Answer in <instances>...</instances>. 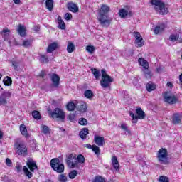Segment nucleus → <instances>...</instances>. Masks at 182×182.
Returning a JSON list of instances; mask_svg holds the SVG:
<instances>
[{
    "instance_id": "57",
    "label": "nucleus",
    "mask_w": 182,
    "mask_h": 182,
    "mask_svg": "<svg viewBox=\"0 0 182 182\" xmlns=\"http://www.w3.org/2000/svg\"><path fill=\"white\" fill-rule=\"evenodd\" d=\"M12 66L14 68L15 70H16V69H18V62L16 61H12Z\"/></svg>"
},
{
    "instance_id": "28",
    "label": "nucleus",
    "mask_w": 182,
    "mask_h": 182,
    "mask_svg": "<svg viewBox=\"0 0 182 182\" xmlns=\"http://www.w3.org/2000/svg\"><path fill=\"white\" fill-rule=\"evenodd\" d=\"M58 28L60 29H66V25L65 24V21L62 20V17L59 16L58 17Z\"/></svg>"
},
{
    "instance_id": "17",
    "label": "nucleus",
    "mask_w": 182,
    "mask_h": 182,
    "mask_svg": "<svg viewBox=\"0 0 182 182\" xmlns=\"http://www.w3.org/2000/svg\"><path fill=\"white\" fill-rule=\"evenodd\" d=\"M169 40L171 42H177L178 41V43H182V38H180V34H171L169 36Z\"/></svg>"
},
{
    "instance_id": "44",
    "label": "nucleus",
    "mask_w": 182,
    "mask_h": 182,
    "mask_svg": "<svg viewBox=\"0 0 182 182\" xmlns=\"http://www.w3.org/2000/svg\"><path fill=\"white\" fill-rule=\"evenodd\" d=\"M32 116L34 119H36V120H39L41 117V114L38 111H33Z\"/></svg>"
},
{
    "instance_id": "9",
    "label": "nucleus",
    "mask_w": 182,
    "mask_h": 182,
    "mask_svg": "<svg viewBox=\"0 0 182 182\" xmlns=\"http://www.w3.org/2000/svg\"><path fill=\"white\" fill-rule=\"evenodd\" d=\"M12 96L9 91H5L0 96V106H5L8 104V99Z\"/></svg>"
},
{
    "instance_id": "64",
    "label": "nucleus",
    "mask_w": 182,
    "mask_h": 182,
    "mask_svg": "<svg viewBox=\"0 0 182 182\" xmlns=\"http://www.w3.org/2000/svg\"><path fill=\"white\" fill-rule=\"evenodd\" d=\"M14 4H16V5H19V4H21V0H13Z\"/></svg>"
},
{
    "instance_id": "2",
    "label": "nucleus",
    "mask_w": 182,
    "mask_h": 182,
    "mask_svg": "<svg viewBox=\"0 0 182 182\" xmlns=\"http://www.w3.org/2000/svg\"><path fill=\"white\" fill-rule=\"evenodd\" d=\"M14 150L16 154L18 156H21L25 157V156H28L29 152H28V147H26V144H25V141L17 139L14 143Z\"/></svg>"
},
{
    "instance_id": "50",
    "label": "nucleus",
    "mask_w": 182,
    "mask_h": 182,
    "mask_svg": "<svg viewBox=\"0 0 182 182\" xmlns=\"http://www.w3.org/2000/svg\"><path fill=\"white\" fill-rule=\"evenodd\" d=\"M79 124L81 126H86V124H87V119H85V118H80L79 119Z\"/></svg>"
},
{
    "instance_id": "48",
    "label": "nucleus",
    "mask_w": 182,
    "mask_h": 182,
    "mask_svg": "<svg viewBox=\"0 0 182 182\" xmlns=\"http://www.w3.org/2000/svg\"><path fill=\"white\" fill-rule=\"evenodd\" d=\"M85 163V156H83V155L82 154H80L77 156V163Z\"/></svg>"
},
{
    "instance_id": "6",
    "label": "nucleus",
    "mask_w": 182,
    "mask_h": 182,
    "mask_svg": "<svg viewBox=\"0 0 182 182\" xmlns=\"http://www.w3.org/2000/svg\"><path fill=\"white\" fill-rule=\"evenodd\" d=\"M167 156V149L163 148L159 149L157 154V157L161 164H168V159Z\"/></svg>"
},
{
    "instance_id": "24",
    "label": "nucleus",
    "mask_w": 182,
    "mask_h": 182,
    "mask_svg": "<svg viewBox=\"0 0 182 182\" xmlns=\"http://www.w3.org/2000/svg\"><path fill=\"white\" fill-rule=\"evenodd\" d=\"M87 134H89V129L87 128H84L80 132L79 136L82 140H85L86 139Z\"/></svg>"
},
{
    "instance_id": "51",
    "label": "nucleus",
    "mask_w": 182,
    "mask_h": 182,
    "mask_svg": "<svg viewBox=\"0 0 182 182\" xmlns=\"http://www.w3.org/2000/svg\"><path fill=\"white\" fill-rule=\"evenodd\" d=\"M68 120H70V122H71L72 123L75 122V120H76V118H75V114H70L68 116Z\"/></svg>"
},
{
    "instance_id": "59",
    "label": "nucleus",
    "mask_w": 182,
    "mask_h": 182,
    "mask_svg": "<svg viewBox=\"0 0 182 182\" xmlns=\"http://www.w3.org/2000/svg\"><path fill=\"white\" fill-rule=\"evenodd\" d=\"M156 71L158 73H161V72H163V68L159 67L156 69Z\"/></svg>"
},
{
    "instance_id": "40",
    "label": "nucleus",
    "mask_w": 182,
    "mask_h": 182,
    "mask_svg": "<svg viewBox=\"0 0 182 182\" xmlns=\"http://www.w3.org/2000/svg\"><path fill=\"white\" fill-rule=\"evenodd\" d=\"M86 50L87 52H89L90 55H93V53L96 50V48L93 46H87L86 47Z\"/></svg>"
},
{
    "instance_id": "11",
    "label": "nucleus",
    "mask_w": 182,
    "mask_h": 182,
    "mask_svg": "<svg viewBox=\"0 0 182 182\" xmlns=\"http://www.w3.org/2000/svg\"><path fill=\"white\" fill-rule=\"evenodd\" d=\"M17 32L21 38H25V36H26V27L22 24H18Z\"/></svg>"
},
{
    "instance_id": "13",
    "label": "nucleus",
    "mask_w": 182,
    "mask_h": 182,
    "mask_svg": "<svg viewBox=\"0 0 182 182\" xmlns=\"http://www.w3.org/2000/svg\"><path fill=\"white\" fill-rule=\"evenodd\" d=\"M112 165L116 171H120V164H119V161L117 160V157H116V156H114L112 158Z\"/></svg>"
},
{
    "instance_id": "21",
    "label": "nucleus",
    "mask_w": 182,
    "mask_h": 182,
    "mask_svg": "<svg viewBox=\"0 0 182 182\" xmlns=\"http://www.w3.org/2000/svg\"><path fill=\"white\" fill-rule=\"evenodd\" d=\"M68 9L71 12H77L79 11V8L75 3H68Z\"/></svg>"
},
{
    "instance_id": "42",
    "label": "nucleus",
    "mask_w": 182,
    "mask_h": 182,
    "mask_svg": "<svg viewBox=\"0 0 182 182\" xmlns=\"http://www.w3.org/2000/svg\"><path fill=\"white\" fill-rule=\"evenodd\" d=\"M121 129L124 130L125 133L127 134H130V131L129 130V127L126 124H121Z\"/></svg>"
},
{
    "instance_id": "30",
    "label": "nucleus",
    "mask_w": 182,
    "mask_h": 182,
    "mask_svg": "<svg viewBox=\"0 0 182 182\" xmlns=\"http://www.w3.org/2000/svg\"><path fill=\"white\" fill-rule=\"evenodd\" d=\"M84 96L87 98V99H92L93 96H95V95L93 94V92L90 90H87L85 91L84 92Z\"/></svg>"
},
{
    "instance_id": "32",
    "label": "nucleus",
    "mask_w": 182,
    "mask_h": 182,
    "mask_svg": "<svg viewBox=\"0 0 182 182\" xmlns=\"http://www.w3.org/2000/svg\"><path fill=\"white\" fill-rule=\"evenodd\" d=\"M76 107H77V106H76L75 104L72 102H68L67 105V109L68 110V112H73V110H75Z\"/></svg>"
},
{
    "instance_id": "5",
    "label": "nucleus",
    "mask_w": 182,
    "mask_h": 182,
    "mask_svg": "<svg viewBox=\"0 0 182 182\" xmlns=\"http://www.w3.org/2000/svg\"><path fill=\"white\" fill-rule=\"evenodd\" d=\"M51 168L56 173H63L65 171V165L60 164V161L58 158L52 159L50 162Z\"/></svg>"
},
{
    "instance_id": "15",
    "label": "nucleus",
    "mask_w": 182,
    "mask_h": 182,
    "mask_svg": "<svg viewBox=\"0 0 182 182\" xmlns=\"http://www.w3.org/2000/svg\"><path fill=\"white\" fill-rule=\"evenodd\" d=\"M51 80L54 87H59V81L60 80V78L58 76V75H53L51 77Z\"/></svg>"
},
{
    "instance_id": "12",
    "label": "nucleus",
    "mask_w": 182,
    "mask_h": 182,
    "mask_svg": "<svg viewBox=\"0 0 182 182\" xmlns=\"http://www.w3.org/2000/svg\"><path fill=\"white\" fill-rule=\"evenodd\" d=\"M27 166L31 173H34L35 170H38V165H36V162L33 160H28L27 161Z\"/></svg>"
},
{
    "instance_id": "20",
    "label": "nucleus",
    "mask_w": 182,
    "mask_h": 182,
    "mask_svg": "<svg viewBox=\"0 0 182 182\" xmlns=\"http://www.w3.org/2000/svg\"><path fill=\"white\" fill-rule=\"evenodd\" d=\"M181 122V118L180 114H174L172 117L173 124H178Z\"/></svg>"
},
{
    "instance_id": "7",
    "label": "nucleus",
    "mask_w": 182,
    "mask_h": 182,
    "mask_svg": "<svg viewBox=\"0 0 182 182\" xmlns=\"http://www.w3.org/2000/svg\"><path fill=\"white\" fill-rule=\"evenodd\" d=\"M164 100L169 105H176L177 103V97L171 94L170 92H166L163 95Z\"/></svg>"
},
{
    "instance_id": "23",
    "label": "nucleus",
    "mask_w": 182,
    "mask_h": 182,
    "mask_svg": "<svg viewBox=\"0 0 182 182\" xmlns=\"http://www.w3.org/2000/svg\"><path fill=\"white\" fill-rule=\"evenodd\" d=\"M164 28H166V26H164V24H161L160 26L155 27V28L154 29V33H155V35H159V33H161V32L164 31Z\"/></svg>"
},
{
    "instance_id": "61",
    "label": "nucleus",
    "mask_w": 182,
    "mask_h": 182,
    "mask_svg": "<svg viewBox=\"0 0 182 182\" xmlns=\"http://www.w3.org/2000/svg\"><path fill=\"white\" fill-rule=\"evenodd\" d=\"M129 116L133 119H134V117H137L136 115H134V114L132 112H129Z\"/></svg>"
},
{
    "instance_id": "22",
    "label": "nucleus",
    "mask_w": 182,
    "mask_h": 182,
    "mask_svg": "<svg viewBox=\"0 0 182 182\" xmlns=\"http://www.w3.org/2000/svg\"><path fill=\"white\" fill-rule=\"evenodd\" d=\"M9 33H11V30H9L8 28H4L0 32V35H2V37L4 38V41H6L8 36H9Z\"/></svg>"
},
{
    "instance_id": "3",
    "label": "nucleus",
    "mask_w": 182,
    "mask_h": 182,
    "mask_svg": "<svg viewBox=\"0 0 182 182\" xmlns=\"http://www.w3.org/2000/svg\"><path fill=\"white\" fill-rule=\"evenodd\" d=\"M151 4L159 15H167L168 14V8L166 7V4L161 0H152Z\"/></svg>"
},
{
    "instance_id": "4",
    "label": "nucleus",
    "mask_w": 182,
    "mask_h": 182,
    "mask_svg": "<svg viewBox=\"0 0 182 182\" xmlns=\"http://www.w3.org/2000/svg\"><path fill=\"white\" fill-rule=\"evenodd\" d=\"M102 80L100 81V85L103 89H107V87H110L112 83H113L114 80L112 77H110L107 73H106V70H102Z\"/></svg>"
},
{
    "instance_id": "36",
    "label": "nucleus",
    "mask_w": 182,
    "mask_h": 182,
    "mask_svg": "<svg viewBox=\"0 0 182 182\" xmlns=\"http://www.w3.org/2000/svg\"><path fill=\"white\" fill-rule=\"evenodd\" d=\"M23 172L24 174L28 178H32V172L29 171V169H28V167L23 166Z\"/></svg>"
},
{
    "instance_id": "8",
    "label": "nucleus",
    "mask_w": 182,
    "mask_h": 182,
    "mask_svg": "<svg viewBox=\"0 0 182 182\" xmlns=\"http://www.w3.org/2000/svg\"><path fill=\"white\" fill-rule=\"evenodd\" d=\"M50 114L53 119H58V120H62V122L65 120V112L59 108H55Z\"/></svg>"
},
{
    "instance_id": "45",
    "label": "nucleus",
    "mask_w": 182,
    "mask_h": 182,
    "mask_svg": "<svg viewBox=\"0 0 182 182\" xmlns=\"http://www.w3.org/2000/svg\"><path fill=\"white\" fill-rule=\"evenodd\" d=\"M58 180L60 182H66L68 181V178L65 176V174H60L58 176Z\"/></svg>"
},
{
    "instance_id": "18",
    "label": "nucleus",
    "mask_w": 182,
    "mask_h": 182,
    "mask_svg": "<svg viewBox=\"0 0 182 182\" xmlns=\"http://www.w3.org/2000/svg\"><path fill=\"white\" fill-rule=\"evenodd\" d=\"M143 75L146 79H151L153 77V73L149 70V68H145L142 69Z\"/></svg>"
},
{
    "instance_id": "62",
    "label": "nucleus",
    "mask_w": 182,
    "mask_h": 182,
    "mask_svg": "<svg viewBox=\"0 0 182 182\" xmlns=\"http://www.w3.org/2000/svg\"><path fill=\"white\" fill-rule=\"evenodd\" d=\"M132 123H137V120H139V118L137 117L132 119Z\"/></svg>"
},
{
    "instance_id": "46",
    "label": "nucleus",
    "mask_w": 182,
    "mask_h": 182,
    "mask_svg": "<svg viewBox=\"0 0 182 182\" xmlns=\"http://www.w3.org/2000/svg\"><path fill=\"white\" fill-rule=\"evenodd\" d=\"M77 176V171L73 170L69 173V178L73 180Z\"/></svg>"
},
{
    "instance_id": "35",
    "label": "nucleus",
    "mask_w": 182,
    "mask_h": 182,
    "mask_svg": "<svg viewBox=\"0 0 182 182\" xmlns=\"http://www.w3.org/2000/svg\"><path fill=\"white\" fill-rule=\"evenodd\" d=\"M135 43L137 45V48H141L142 46H144V40H143V37L135 40Z\"/></svg>"
},
{
    "instance_id": "33",
    "label": "nucleus",
    "mask_w": 182,
    "mask_h": 182,
    "mask_svg": "<svg viewBox=\"0 0 182 182\" xmlns=\"http://www.w3.org/2000/svg\"><path fill=\"white\" fill-rule=\"evenodd\" d=\"M75 50V44L69 41L68 45L67 46V52L68 53H72Z\"/></svg>"
},
{
    "instance_id": "26",
    "label": "nucleus",
    "mask_w": 182,
    "mask_h": 182,
    "mask_svg": "<svg viewBox=\"0 0 182 182\" xmlns=\"http://www.w3.org/2000/svg\"><path fill=\"white\" fill-rule=\"evenodd\" d=\"M138 62L141 66L143 67V69L146 68H149V62L147 60H144L143 58H139L138 59Z\"/></svg>"
},
{
    "instance_id": "60",
    "label": "nucleus",
    "mask_w": 182,
    "mask_h": 182,
    "mask_svg": "<svg viewBox=\"0 0 182 182\" xmlns=\"http://www.w3.org/2000/svg\"><path fill=\"white\" fill-rule=\"evenodd\" d=\"M166 86H167L168 87H170L171 89H172V87H173V83L168 82H167Z\"/></svg>"
},
{
    "instance_id": "37",
    "label": "nucleus",
    "mask_w": 182,
    "mask_h": 182,
    "mask_svg": "<svg viewBox=\"0 0 182 182\" xmlns=\"http://www.w3.org/2000/svg\"><path fill=\"white\" fill-rule=\"evenodd\" d=\"M5 86H11L12 85V79L9 77H6L3 80Z\"/></svg>"
},
{
    "instance_id": "47",
    "label": "nucleus",
    "mask_w": 182,
    "mask_h": 182,
    "mask_svg": "<svg viewBox=\"0 0 182 182\" xmlns=\"http://www.w3.org/2000/svg\"><path fill=\"white\" fill-rule=\"evenodd\" d=\"M40 60H41V63H48V62H49L48 56H46L45 55H41V58Z\"/></svg>"
},
{
    "instance_id": "58",
    "label": "nucleus",
    "mask_w": 182,
    "mask_h": 182,
    "mask_svg": "<svg viewBox=\"0 0 182 182\" xmlns=\"http://www.w3.org/2000/svg\"><path fill=\"white\" fill-rule=\"evenodd\" d=\"M84 147H86L87 149H90L92 150V149H93V145L91 146L90 144H87L84 145Z\"/></svg>"
},
{
    "instance_id": "27",
    "label": "nucleus",
    "mask_w": 182,
    "mask_h": 182,
    "mask_svg": "<svg viewBox=\"0 0 182 182\" xmlns=\"http://www.w3.org/2000/svg\"><path fill=\"white\" fill-rule=\"evenodd\" d=\"M46 8L48 11L53 10V0H46Z\"/></svg>"
},
{
    "instance_id": "56",
    "label": "nucleus",
    "mask_w": 182,
    "mask_h": 182,
    "mask_svg": "<svg viewBox=\"0 0 182 182\" xmlns=\"http://www.w3.org/2000/svg\"><path fill=\"white\" fill-rule=\"evenodd\" d=\"M16 169L17 173H20V171L22 170V166L19 164H17L16 166Z\"/></svg>"
},
{
    "instance_id": "10",
    "label": "nucleus",
    "mask_w": 182,
    "mask_h": 182,
    "mask_svg": "<svg viewBox=\"0 0 182 182\" xmlns=\"http://www.w3.org/2000/svg\"><path fill=\"white\" fill-rule=\"evenodd\" d=\"M67 164L68 167L75 168V166H77V158L73 155L68 156Z\"/></svg>"
},
{
    "instance_id": "25",
    "label": "nucleus",
    "mask_w": 182,
    "mask_h": 182,
    "mask_svg": "<svg viewBox=\"0 0 182 182\" xmlns=\"http://www.w3.org/2000/svg\"><path fill=\"white\" fill-rule=\"evenodd\" d=\"M136 114H138V116H136V117H138L140 120H143V119H144V117H146L144 111L142 110L141 108L136 109Z\"/></svg>"
},
{
    "instance_id": "43",
    "label": "nucleus",
    "mask_w": 182,
    "mask_h": 182,
    "mask_svg": "<svg viewBox=\"0 0 182 182\" xmlns=\"http://www.w3.org/2000/svg\"><path fill=\"white\" fill-rule=\"evenodd\" d=\"M92 150L95 154H97V156H99V154H100V148H99V146L96 145H92Z\"/></svg>"
},
{
    "instance_id": "52",
    "label": "nucleus",
    "mask_w": 182,
    "mask_h": 182,
    "mask_svg": "<svg viewBox=\"0 0 182 182\" xmlns=\"http://www.w3.org/2000/svg\"><path fill=\"white\" fill-rule=\"evenodd\" d=\"M65 21H70L72 19V14L70 13H66L64 16Z\"/></svg>"
},
{
    "instance_id": "63",
    "label": "nucleus",
    "mask_w": 182,
    "mask_h": 182,
    "mask_svg": "<svg viewBox=\"0 0 182 182\" xmlns=\"http://www.w3.org/2000/svg\"><path fill=\"white\" fill-rule=\"evenodd\" d=\"M46 74L45 73L44 71H41L40 73V77H43Z\"/></svg>"
},
{
    "instance_id": "41",
    "label": "nucleus",
    "mask_w": 182,
    "mask_h": 182,
    "mask_svg": "<svg viewBox=\"0 0 182 182\" xmlns=\"http://www.w3.org/2000/svg\"><path fill=\"white\" fill-rule=\"evenodd\" d=\"M31 45H32V41H30V40H23V41L22 46H23V48H29V46H31Z\"/></svg>"
},
{
    "instance_id": "14",
    "label": "nucleus",
    "mask_w": 182,
    "mask_h": 182,
    "mask_svg": "<svg viewBox=\"0 0 182 182\" xmlns=\"http://www.w3.org/2000/svg\"><path fill=\"white\" fill-rule=\"evenodd\" d=\"M94 141L97 146H102L105 144V137L95 135L94 136Z\"/></svg>"
},
{
    "instance_id": "38",
    "label": "nucleus",
    "mask_w": 182,
    "mask_h": 182,
    "mask_svg": "<svg viewBox=\"0 0 182 182\" xmlns=\"http://www.w3.org/2000/svg\"><path fill=\"white\" fill-rule=\"evenodd\" d=\"M127 15H129V11H127V10L124 9L119 10V16H121V18H126Z\"/></svg>"
},
{
    "instance_id": "49",
    "label": "nucleus",
    "mask_w": 182,
    "mask_h": 182,
    "mask_svg": "<svg viewBox=\"0 0 182 182\" xmlns=\"http://www.w3.org/2000/svg\"><path fill=\"white\" fill-rule=\"evenodd\" d=\"M93 182H106V180H105L102 176H96Z\"/></svg>"
},
{
    "instance_id": "1",
    "label": "nucleus",
    "mask_w": 182,
    "mask_h": 182,
    "mask_svg": "<svg viewBox=\"0 0 182 182\" xmlns=\"http://www.w3.org/2000/svg\"><path fill=\"white\" fill-rule=\"evenodd\" d=\"M109 11L110 7L106 4H102L100 9L98 21L103 28H107L110 26L112 22L110 18H107V14H109Z\"/></svg>"
},
{
    "instance_id": "29",
    "label": "nucleus",
    "mask_w": 182,
    "mask_h": 182,
    "mask_svg": "<svg viewBox=\"0 0 182 182\" xmlns=\"http://www.w3.org/2000/svg\"><path fill=\"white\" fill-rule=\"evenodd\" d=\"M146 87L148 92H153V90H155L156 89V85H154L153 82H149V83L146 84Z\"/></svg>"
},
{
    "instance_id": "54",
    "label": "nucleus",
    "mask_w": 182,
    "mask_h": 182,
    "mask_svg": "<svg viewBox=\"0 0 182 182\" xmlns=\"http://www.w3.org/2000/svg\"><path fill=\"white\" fill-rule=\"evenodd\" d=\"M6 164L8 166V167H12V161L9 159V158H7L6 159Z\"/></svg>"
},
{
    "instance_id": "39",
    "label": "nucleus",
    "mask_w": 182,
    "mask_h": 182,
    "mask_svg": "<svg viewBox=\"0 0 182 182\" xmlns=\"http://www.w3.org/2000/svg\"><path fill=\"white\" fill-rule=\"evenodd\" d=\"M91 71L92 72L95 79H99L100 77V71L97 70L96 68H91Z\"/></svg>"
},
{
    "instance_id": "16",
    "label": "nucleus",
    "mask_w": 182,
    "mask_h": 182,
    "mask_svg": "<svg viewBox=\"0 0 182 182\" xmlns=\"http://www.w3.org/2000/svg\"><path fill=\"white\" fill-rule=\"evenodd\" d=\"M58 46H59V44H58V43L56 42H53L50 43L47 48V53H52L53 50H56V49H58Z\"/></svg>"
},
{
    "instance_id": "53",
    "label": "nucleus",
    "mask_w": 182,
    "mask_h": 182,
    "mask_svg": "<svg viewBox=\"0 0 182 182\" xmlns=\"http://www.w3.org/2000/svg\"><path fill=\"white\" fill-rule=\"evenodd\" d=\"M159 182H168V178L164 176H160Z\"/></svg>"
},
{
    "instance_id": "31",
    "label": "nucleus",
    "mask_w": 182,
    "mask_h": 182,
    "mask_svg": "<svg viewBox=\"0 0 182 182\" xmlns=\"http://www.w3.org/2000/svg\"><path fill=\"white\" fill-rule=\"evenodd\" d=\"M77 110H79V112H81V113H85V112L87 110V105L86 103L83 102L77 108Z\"/></svg>"
},
{
    "instance_id": "19",
    "label": "nucleus",
    "mask_w": 182,
    "mask_h": 182,
    "mask_svg": "<svg viewBox=\"0 0 182 182\" xmlns=\"http://www.w3.org/2000/svg\"><path fill=\"white\" fill-rule=\"evenodd\" d=\"M20 132L22 136H24L26 139H28V137H29V134H28V129H26V126H25V124L20 125Z\"/></svg>"
},
{
    "instance_id": "34",
    "label": "nucleus",
    "mask_w": 182,
    "mask_h": 182,
    "mask_svg": "<svg viewBox=\"0 0 182 182\" xmlns=\"http://www.w3.org/2000/svg\"><path fill=\"white\" fill-rule=\"evenodd\" d=\"M41 130L43 134H50V129H49V127L46 125L41 124Z\"/></svg>"
},
{
    "instance_id": "55",
    "label": "nucleus",
    "mask_w": 182,
    "mask_h": 182,
    "mask_svg": "<svg viewBox=\"0 0 182 182\" xmlns=\"http://www.w3.org/2000/svg\"><path fill=\"white\" fill-rule=\"evenodd\" d=\"M134 36L135 37L136 40L140 39L141 37V35L140 34L139 32H134Z\"/></svg>"
}]
</instances>
